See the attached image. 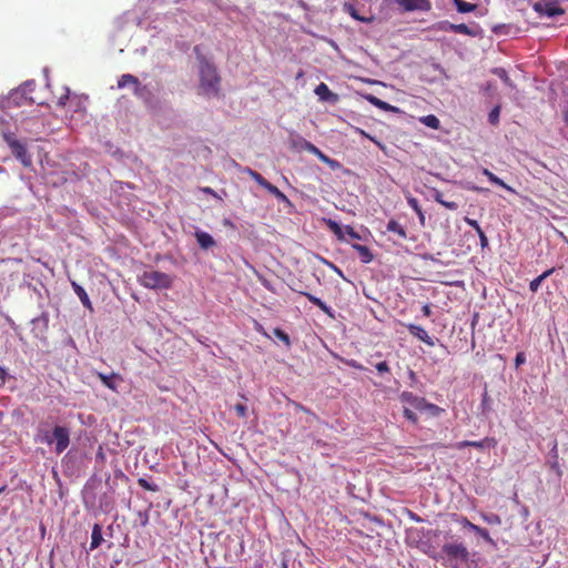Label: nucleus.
Returning <instances> with one entry per match:
<instances>
[{
    "label": "nucleus",
    "mask_w": 568,
    "mask_h": 568,
    "mask_svg": "<svg viewBox=\"0 0 568 568\" xmlns=\"http://www.w3.org/2000/svg\"><path fill=\"white\" fill-rule=\"evenodd\" d=\"M221 78L215 65L204 58L200 62V89L207 97L217 95Z\"/></svg>",
    "instance_id": "1"
},
{
    "label": "nucleus",
    "mask_w": 568,
    "mask_h": 568,
    "mask_svg": "<svg viewBox=\"0 0 568 568\" xmlns=\"http://www.w3.org/2000/svg\"><path fill=\"white\" fill-rule=\"evenodd\" d=\"M139 282L143 287L150 290H168L173 284V276L160 271H144L139 276Z\"/></svg>",
    "instance_id": "2"
},
{
    "label": "nucleus",
    "mask_w": 568,
    "mask_h": 568,
    "mask_svg": "<svg viewBox=\"0 0 568 568\" xmlns=\"http://www.w3.org/2000/svg\"><path fill=\"white\" fill-rule=\"evenodd\" d=\"M442 551L445 554L449 561V566L453 568H457V564H453L454 561L460 560L465 562L469 558V551L467 547L462 542L445 544L442 548Z\"/></svg>",
    "instance_id": "3"
},
{
    "label": "nucleus",
    "mask_w": 568,
    "mask_h": 568,
    "mask_svg": "<svg viewBox=\"0 0 568 568\" xmlns=\"http://www.w3.org/2000/svg\"><path fill=\"white\" fill-rule=\"evenodd\" d=\"M243 173L247 174L252 180H254L260 186L265 189L268 193L277 197L278 200H287L286 195L275 185L270 183L266 179H264L258 172L252 170L251 168H244L242 170Z\"/></svg>",
    "instance_id": "4"
},
{
    "label": "nucleus",
    "mask_w": 568,
    "mask_h": 568,
    "mask_svg": "<svg viewBox=\"0 0 568 568\" xmlns=\"http://www.w3.org/2000/svg\"><path fill=\"white\" fill-rule=\"evenodd\" d=\"M54 452L55 454H62L70 444V432L64 426H55L52 430Z\"/></svg>",
    "instance_id": "5"
},
{
    "label": "nucleus",
    "mask_w": 568,
    "mask_h": 568,
    "mask_svg": "<svg viewBox=\"0 0 568 568\" xmlns=\"http://www.w3.org/2000/svg\"><path fill=\"white\" fill-rule=\"evenodd\" d=\"M535 10L549 18L565 13L557 0H541L535 4Z\"/></svg>",
    "instance_id": "6"
},
{
    "label": "nucleus",
    "mask_w": 568,
    "mask_h": 568,
    "mask_svg": "<svg viewBox=\"0 0 568 568\" xmlns=\"http://www.w3.org/2000/svg\"><path fill=\"white\" fill-rule=\"evenodd\" d=\"M125 87H132L133 93L136 97H142L145 91V87L141 84L140 80L130 73L122 74L118 79V88L123 89Z\"/></svg>",
    "instance_id": "7"
},
{
    "label": "nucleus",
    "mask_w": 568,
    "mask_h": 568,
    "mask_svg": "<svg viewBox=\"0 0 568 568\" xmlns=\"http://www.w3.org/2000/svg\"><path fill=\"white\" fill-rule=\"evenodd\" d=\"M497 446V439L495 437H485L481 440H463L454 445L456 449H463L465 447H474L477 449L495 448Z\"/></svg>",
    "instance_id": "8"
},
{
    "label": "nucleus",
    "mask_w": 568,
    "mask_h": 568,
    "mask_svg": "<svg viewBox=\"0 0 568 568\" xmlns=\"http://www.w3.org/2000/svg\"><path fill=\"white\" fill-rule=\"evenodd\" d=\"M404 11H428L432 8L430 0H398Z\"/></svg>",
    "instance_id": "9"
},
{
    "label": "nucleus",
    "mask_w": 568,
    "mask_h": 568,
    "mask_svg": "<svg viewBox=\"0 0 568 568\" xmlns=\"http://www.w3.org/2000/svg\"><path fill=\"white\" fill-rule=\"evenodd\" d=\"M439 29L446 32H456L465 36L474 37L476 36V32L471 30L467 24L465 23H450L448 21L440 22Z\"/></svg>",
    "instance_id": "10"
},
{
    "label": "nucleus",
    "mask_w": 568,
    "mask_h": 568,
    "mask_svg": "<svg viewBox=\"0 0 568 568\" xmlns=\"http://www.w3.org/2000/svg\"><path fill=\"white\" fill-rule=\"evenodd\" d=\"M11 152L14 155V158L21 162V164L23 166H26V168L31 166L32 158L29 154V152L23 143L19 142L18 144H16L11 149Z\"/></svg>",
    "instance_id": "11"
},
{
    "label": "nucleus",
    "mask_w": 568,
    "mask_h": 568,
    "mask_svg": "<svg viewBox=\"0 0 568 568\" xmlns=\"http://www.w3.org/2000/svg\"><path fill=\"white\" fill-rule=\"evenodd\" d=\"M406 328L408 332L423 343H425L428 346H434L435 342L434 339L428 335V333L419 325L416 324H407Z\"/></svg>",
    "instance_id": "12"
},
{
    "label": "nucleus",
    "mask_w": 568,
    "mask_h": 568,
    "mask_svg": "<svg viewBox=\"0 0 568 568\" xmlns=\"http://www.w3.org/2000/svg\"><path fill=\"white\" fill-rule=\"evenodd\" d=\"M97 376L105 387L113 392H118V386L123 381L122 377L114 372L110 375L98 372Z\"/></svg>",
    "instance_id": "13"
},
{
    "label": "nucleus",
    "mask_w": 568,
    "mask_h": 568,
    "mask_svg": "<svg viewBox=\"0 0 568 568\" xmlns=\"http://www.w3.org/2000/svg\"><path fill=\"white\" fill-rule=\"evenodd\" d=\"M399 398L403 403L408 404L418 410H423L427 406L425 398L418 397L410 392H403Z\"/></svg>",
    "instance_id": "14"
},
{
    "label": "nucleus",
    "mask_w": 568,
    "mask_h": 568,
    "mask_svg": "<svg viewBox=\"0 0 568 568\" xmlns=\"http://www.w3.org/2000/svg\"><path fill=\"white\" fill-rule=\"evenodd\" d=\"M315 94L318 97L321 101H327L335 103L338 100V95L329 90V88L321 82L314 90Z\"/></svg>",
    "instance_id": "15"
},
{
    "label": "nucleus",
    "mask_w": 568,
    "mask_h": 568,
    "mask_svg": "<svg viewBox=\"0 0 568 568\" xmlns=\"http://www.w3.org/2000/svg\"><path fill=\"white\" fill-rule=\"evenodd\" d=\"M352 247L358 253L363 263L368 264L374 260V254L369 247L357 243L352 244Z\"/></svg>",
    "instance_id": "16"
},
{
    "label": "nucleus",
    "mask_w": 568,
    "mask_h": 568,
    "mask_svg": "<svg viewBox=\"0 0 568 568\" xmlns=\"http://www.w3.org/2000/svg\"><path fill=\"white\" fill-rule=\"evenodd\" d=\"M195 237H196L197 244L203 250H209V248H211L212 246L215 245L214 239L209 233H206V232L196 231L195 232Z\"/></svg>",
    "instance_id": "17"
},
{
    "label": "nucleus",
    "mask_w": 568,
    "mask_h": 568,
    "mask_svg": "<svg viewBox=\"0 0 568 568\" xmlns=\"http://www.w3.org/2000/svg\"><path fill=\"white\" fill-rule=\"evenodd\" d=\"M72 287L74 290V293L78 295L81 303L83 304V306L85 308L92 311L93 310L92 303H91L85 290L81 285L77 284L75 282H72Z\"/></svg>",
    "instance_id": "18"
},
{
    "label": "nucleus",
    "mask_w": 568,
    "mask_h": 568,
    "mask_svg": "<svg viewBox=\"0 0 568 568\" xmlns=\"http://www.w3.org/2000/svg\"><path fill=\"white\" fill-rule=\"evenodd\" d=\"M102 528L100 525L95 524L92 528L90 549H97L102 544Z\"/></svg>",
    "instance_id": "19"
},
{
    "label": "nucleus",
    "mask_w": 568,
    "mask_h": 568,
    "mask_svg": "<svg viewBox=\"0 0 568 568\" xmlns=\"http://www.w3.org/2000/svg\"><path fill=\"white\" fill-rule=\"evenodd\" d=\"M386 230L388 232L397 234V236L402 240H405L407 237L405 227L395 220L388 221Z\"/></svg>",
    "instance_id": "20"
},
{
    "label": "nucleus",
    "mask_w": 568,
    "mask_h": 568,
    "mask_svg": "<svg viewBox=\"0 0 568 568\" xmlns=\"http://www.w3.org/2000/svg\"><path fill=\"white\" fill-rule=\"evenodd\" d=\"M301 294L306 296L311 303H313L315 306H317L324 313L331 314V308L321 298H318L310 293H306V292H301Z\"/></svg>",
    "instance_id": "21"
},
{
    "label": "nucleus",
    "mask_w": 568,
    "mask_h": 568,
    "mask_svg": "<svg viewBox=\"0 0 568 568\" xmlns=\"http://www.w3.org/2000/svg\"><path fill=\"white\" fill-rule=\"evenodd\" d=\"M61 91L62 92L58 97V101H57V105H59V106H65L68 101L73 102L74 100L78 99L77 97L70 98V89L68 87H63L61 89Z\"/></svg>",
    "instance_id": "22"
},
{
    "label": "nucleus",
    "mask_w": 568,
    "mask_h": 568,
    "mask_svg": "<svg viewBox=\"0 0 568 568\" xmlns=\"http://www.w3.org/2000/svg\"><path fill=\"white\" fill-rule=\"evenodd\" d=\"M453 2L456 6L457 11L460 13L473 12L476 9V4L466 2L464 0H453Z\"/></svg>",
    "instance_id": "23"
},
{
    "label": "nucleus",
    "mask_w": 568,
    "mask_h": 568,
    "mask_svg": "<svg viewBox=\"0 0 568 568\" xmlns=\"http://www.w3.org/2000/svg\"><path fill=\"white\" fill-rule=\"evenodd\" d=\"M434 199L437 203L445 206L448 210L455 211L458 209V204L456 202H448L443 199V193L440 191H435Z\"/></svg>",
    "instance_id": "24"
},
{
    "label": "nucleus",
    "mask_w": 568,
    "mask_h": 568,
    "mask_svg": "<svg viewBox=\"0 0 568 568\" xmlns=\"http://www.w3.org/2000/svg\"><path fill=\"white\" fill-rule=\"evenodd\" d=\"M327 225L339 241H346V239L344 237L345 227H342L337 222L332 220L327 222Z\"/></svg>",
    "instance_id": "25"
},
{
    "label": "nucleus",
    "mask_w": 568,
    "mask_h": 568,
    "mask_svg": "<svg viewBox=\"0 0 568 568\" xmlns=\"http://www.w3.org/2000/svg\"><path fill=\"white\" fill-rule=\"evenodd\" d=\"M420 122L423 124H425L426 126L434 129V130H437L440 126V122H439L438 118L434 114H429V115H425V116L420 118Z\"/></svg>",
    "instance_id": "26"
},
{
    "label": "nucleus",
    "mask_w": 568,
    "mask_h": 568,
    "mask_svg": "<svg viewBox=\"0 0 568 568\" xmlns=\"http://www.w3.org/2000/svg\"><path fill=\"white\" fill-rule=\"evenodd\" d=\"M483 174L486 175L491 183L499 185L506 190H511L501 179H499L497 175H495L488 169H484Z\"/></svg>",
    "instance_id": "27"
},
{
    "label": "nucleus",
    "mask_w": 568,
    "mask_h": 568,
    "mask_svg": "<svg viewBox=\"0 0 568 568\" xmlns=\"http://www.w3.org/2000/svg\"><path fill=\"white\" fill-rule=\"evenodd\" d=\"M367 99L373 105L377 106L381 110L388 111L394 109L390 104L374 95H369Z\"/></svg>",
    "instance_id": "28"
},
{
    "label": "nucleus",
    "mask_w": 568,
    "mask_h": 568,
    "mask_svg": "<svg viewBox=\"0 0 568 568\" xmlns=\"http://www.w3.org/2000/svg\"><path fill=\"white\" fill-rule=\"evenodd\" d=\"M493 73L495 75H497L498 78H500L506 85L513 87V81L510 80V78L505 69L495 68V69H493Z\"/></svg>",
    "instance_id": "29"
},
{
    "label": "nucleus",
    "mask_w": 568,
    "mask_h": 568,
    "mask_svg": "<svg viewBox=\"0 0 568 568\" xmlns=\"http://www.w3.org/2000/svg\"><path fill=\"white\" fill-rule=\"evenodd\" d=\"M273 334L281 339L286 346L291 345V338L287 333H285L283 329L276 327L273 329Z\"/></svg>",
    "instance_id": "30"
},
{
    "label": "nucleus",
    "mask_w": 568,
    "mask_h": 568,
    "mask_svg": "<svg viewBox=\"0 0 568 568\" xmlns=\"http://www.w3.org/2000/svg\"><path fill=\"white\" fill-rule=\"evenodd\" d=\"M138 485H139L141 488H143V489H145V490H149V491H153V493H155V491H158V490H159L158 485L149 483L145 478H139V479H138Z\"/></svg>",
    "instance_id": "31"
},
{
    "label": "nucleus",
    "mask_w": 568,
    "mask_h": 568,
    "mask_svg": "<svg viewBox=\"0 0 568 568\" xmlns=\"http://www.w3.org/2000/svg\"><path fill=\"white\" fill-rule=\"evenodd\" d=\"M3 140L9 145L10 149H12L16 144H18L20 141L16 139L14 134L11 132H4L2 134Z\"/></svg>",
    "instance_id": "32"
},
{
    "label": "nucleus",
    "mask_w": 568,
    "mask_h": 568,
    "mask_svg": "<svg viewBox=\"0 0 568 568\" xmlns=\"http://www.w3.org/2000/svg\"><path fill=\"white\" fill-rule=\"evenodd\" d=\"M38 440L41 443H47L49 445L53 444L52 433L50 434L48 430L40 432L38 434Z\"/></svg>",
    "instance_id": "33"
},
{
    "label": "nucleus",
    "mask_w": 568,
    "mask_h": 568,
    "mask_svg": "<svg viewBox=\"0 0 568 568\" xmlns=\"http://www.w3.org/2000/svg\"><path fill=\"white\" fill-rule=\"evenodd\" d=\"M499 113H500V106H499V105L495 106V108L489 112L488 119H489V122H490L491 124H497V123H498V120H499Z\"/></svg>",
    "instance_id": "34"
},
{
    "label": "nucleus",
    "mask_w": 568,
    "mask_h": 568,
    "mask_svg": "<svg viewBox=\"0 0 568 568\" xmlns=\"http://www.w3.org/2000/svg\"><path fill=\"white\" fill-rule=\"evenodd\" d=\"M545 280L539 275L537 276L536 278H534L530 283H529V290L532 292V293H536L538 292V290L540 288V285L541 283L544 282Z\"/></svg>",
    "instance_id": "35"
},
{
    "label": "nucleus",
    "mask_w": 568,
    "mask_h": 568,
    "mask_svg": "<svg viewBox=\"0 0 568 568\" xmlns=\"http://www.w3.org/2000/svg\"><path fill=\"white\" fill-rule=\"evenodd\" d=\"M407 203L417 213V215H422V207H420L417 199L408 197Z\"/></svg>",
    "instance_id": "36"
},
{
    "label": "nucleus",
    "mask_w": 568,
    "mask_h": 568,
    "mask_svg": "<svg viewBox=\"0 0 568 568\" xmlns=\"http://www.w3.org/2000/svg\"><path fill=\"white\" fill-rule=\"evenodd\" d=\"M481 409H483V413H488L491 409L490 408V404H489V396H488L487 390H485L484 394H483Z\"/></svg>",
    "instance_id": "37"
},
{
    "label": "nucleus",
    "mask_w": 568,
    "mask_h": 568,
    "mask_svg": "<svg viewBox=\"0 0 568 568\" xmlns=\"http://www.w3.org/2000/svg\"><path fill=\"white\" fill-rule=\"evenodd\" d=\"M354 131L356 133H358L359 135L366 138V139H369L371 141H373L376 145H378L379 148H383L382 143L379 141H377L375 138H373L372 135H369L368 133H366L363 129H359V128H354Z\"/></svg>",
    "instance_id": "38"
},
{
    "label": "nucleus",
    "mask_w": 568,
    "mask_h": 568,
    "mask_svg": "<svg viewBox=\"0 0 568 568\" xmlns=\"http://www.w3.org/2000/svg\"><path fill=\"white\" fill-rule=\"evenodd\" d=\"M403 414H404L405 418L408 419L409 422H412L414 424L417 423V420H418L417 415L408 407L404 408Z\"/></svg>",
    "instance_id": "39"
},
{
    "label": "nucleus",
    "mask_w": 568,
    "mask_h": 568,
    "mask_svg": "<svg viewBox=\"0 0 568 568\" xmlns=\"http://www.w3.org/2000/svg\"><path fill=\"white\" fill-rule=\"evenodd\" d=\"M348 235L352 240H361L362 236L349 225L345 226V233L344 236Z\"/></svg>",
    "instance_id": "40"
},
{
    "label": "nucleus",
    "mask_w": 568,
    "mask_h": 568,
    "mask_svg": "<svg viewBox=\"0 0 568 568\" xmlns=\"http://www.w3.org/2000/svg\"><path fill=\"white\" fill-rule=\"evenodd\" d=\"M234 410L236 412L237 416L241 418L246 417L247 407L244 404H236L234 405Z\"/></svg>",
    "instance_id": "41"
},
{
    "label": "nucleus",
    "mask_w": 568,
    "mask_h": 568,
    "mask_svg": "<svg viewBox=\"0 0 568 568\" xmlns=\"http://www.w3.org/2000/svg\"><path fill=\"white\" fill-rule=\"evenodd\" d=\"M344 9H345V11H346V12H348V13H349V14H351L355 20L364 21V19L357 14V11H356V9H355L353 6H351V4H345V6H344Z\"/></svg>",
    "instance_id": "42"
},
{
    "label": "nucleus",
    "mask_w": 568,
    "mask_h": 568,
    "mask_svg": "<svg viewBox=\"0 0 568 568\" xmlns=\"http://www.w3.org/2000/svg\"><path fill=\"white\" fill-rule=\"evenodd\" d=\"M304 149L314 155L320 153V149L308 141H304Z\"/></svg>",
    "instance_id": "43"
},
{
    "label": "nucleus",
    "mask_w": 568,
    "mask_h": 568,
    "mask_svg": "<svg viewBox=\"0 0 568 568\" xmlns=\"http://www.w3.org/2000/svg\"><path fill=\"white\" fill-rule=\"evenodd\" d=\"M376 369L379 374H384V373H388L389 372V366L387 364V362H379L376 364Z\"/></svg>",
    "instance_id": "44"
},
{
    "label": "nucleus",
    "mask_w": 568,
    "mask_h": 568,
    "mask_svg": "<svg viewBox=\"0 0 568 568\" xmlns=\"http://www.w3.org/2000/svg\"><path fill=\"white\" fill-rule=\"evenodd\" d=\"M526 362V355L524 352L517 353L515 357V366L518 368L520 365H523Z\"/></svg>",
    "instance_id": "45"
},
{
    "label": "nucleus",
    "mask_w": 568,
    "mask_h": 568,
    "mask_svg": "<svg viewBox=\"0 0 568 568\" xmlns=\"http://www.w3.org/2000/svg\"><path fill=\"white\" fill-rule=\"evenodd\" d=\"M470 529H471L473 531H475L476 534H478V535L483 536V537H488V532H487V530H486V529H484V528H480L479 526H477V525H475V524H474V525H470Z\"/></svg>",
    "instance_id": "46"
},
{
    "label": "nucleus",
    "mask_w": 568,
    "mask_h": 568,
    "mask_svg": "<svg viewBox=\"0 0 568 568\" xmlns=\"http://www.w3.org/2000/svg\"><path fill=\"white\" fill-rule=\"evenodd\" d=\"M422 312H423V315L426 316V317H429L432 315V308L428 304H425L423 307H422Z\"/></svg>",
    "instance_id": "47"
},
{
    "label": "nucleus",
    "mask_w": 568,
    "mask_h": 568,
    "mask_svg": "<svg viewBox=\"0 0 568 568\" xmlns=\"http://www.w3.org/2000/svg\"><path fill=\"white\" fill-rule=\"evenodd\" d=\"M316 156L324 163H331V159L325 155L321 150L320 153L316 154Z\"/></svg>",
    "instance_id": "48"
},
{
    "label": "nucleus",
    "mask_w": 568,
    "mask_h": 568,
    "mask_svg": "<svg viewBox=\"0 0 568 568\" xmlns=\"http://www.w3.org/2000/svg\"><path fill=\"white\" fill-rule=\"evenodd\" d=\"M554 272H555V268H554V267H551V268L546 270L544 273H541V274H540V276H541L544 280H546V278H548V277H549Z\"/></svg>",
    "instance_id": "49"
},
{
    "label": "nucleus",
    "mask_w": 568,
    "mask_h": 568,
    "mask_svg": "<svg viewBox=\"0 0 568 568\" xmlns=\"http://www.w3.org/2000/svg\"><path fill=\"white\" fill-rule=\"evenodd\" d=\"M293 405H294V407H295L296 409H298V410H301V412L310 413V409H308V408H306L305 406H303V405H302V404H300V403H295V402H294V403H293Z\"/></svg>",
    "instance_id": "50"
},
{
    "label": "nucleus",
    "mask_w": 568,
    "mask_h": 568,
    "mask_svg": "<svg viewBox=\"0 0 568 568\" xmlns=\"http://www.w3.org/2000/svg\"><path fill=\"white\" fill-rule=\"evenodd\" d=\"M479 240H480V246H481L483 248H485L486 246H488V239H487L486 234L481 235V236L479 237Z\"/></svg>",
    "instance_id": "51"
},
{
    "label": "nucleus",
    "mask_w": 568,
    "mask_h": 568,
    "mask_svg": "<svg viewBox=\"0 0 568 568\" xmlns=\"http://www.w3.org/2000/svg\"><path fill=\"white\" fill-rule=\"evenodd\" d=\"M347 364H348L351 367H353V368H356V369H363V366H362V365H359V364H358L356 361H354V359H353V361L347 362Z\"/></svg>",
    "instance_id": "52"
},
{
    "label": "nucleus",
    "mask_w": 568,
    "mask_h": 568,
    "mask_svg": "<svg viewBox=\"0 0 568 568\" xmlns=\"http://www.w3.org/2000/svg\"><path fill=\"white\" fill-rule=\"evenodd\" d=\"M255 329H256L258 333L263 334L264 336L268 337L267 333L265 332V329L263 328V326H262L261 324L256 323V325H255Z\"/></svg>",
    "instance_id": "53"
},
{
    "label": "nucleus",
    "mask_w": 568,
    "mask_h": 568,
    "mask_svg": "<svg viewBox=\"0 0 568 568\" xmlns=\"http://www.w3.org/2000/svg\"><path fill=\"white\" fill-rule=\"evenodd\" d=\"M6 376H7L6 369L0 366V382H1V384L4 383Z\"/></svg>",
    "instance_id": "54"
},
{
    "label": "nucleus",
    "mask_w": 568,
    "mask_h": 568,
    "mask_svg": "<svg viewBox=\"0 0 568 568\" xmlns=\"http://www.w3.org/2000/svg\"><path fill=\"white\" fill-rule=\"evenodd\" d=\"M466 222L474 229L479 225L478 222L475 220L466 219Z\"/></svg>",
    "instance_id": "55"
},
{
    "label": "nucleus",
    "mask_w": 568,
    "mask_h": 568,
    "mask_svg": "<svg viewBox=\"0 0 568 568\" xmlns=\"http://www.w3.org/2000/svg\"><path fill=\"white\" fill-rule=\"evenodd\" d=\"M203 192H204V193H207V194H211V195H214V196L216 195V194H215V192H214V190H213V189H211V187H204V189H203Z\"/></svg>",
    "instance_id": "56"
},
{
    "label": "nucleus",
    "mask_w": 568,
    "mask_h": 568,
    "mask_svg": "<svg viewBox=\"0 0 568 568\" xmlns=\"http://www.w3.org/2000/svg\"><path fill=\"white\" fill-rule=\"evenodd\" d=\"M475 230H476V233L478 234L479 237L485 234V232L483 231L480 225L476 226Z\"/></svg>",
    "instance_id": "57"
},
{
    "label": "nucleus",
    "mask_w": 568,
    "mask_h": 568,
    "mask_svg": "<svg viewBox=\"0 0 568 568\" xmlns=\"http://www.w3.org/2000/svg\"><path fill=\"white\" fill-rule=\"evenodd\" d=\"M475 230H476V233L478 234L479 237L485 234V232L483 231L480 225L476 226Z\"/></svg>",
    "instance_id": "58"
},
{
    "label": "nucleus",
    "mask_w": 568,
    "mask_h": 568,
    "mask_svg": "<svg viewBox=\"0 0 568 568\" xmlns=\"http://www.w3.org/2000/svg\"><path fill=\"white\" fill-rule=\"evenodd\" d=\"M463 524L465 527L469 528L470 529V525H474L473 523H470L468 519L464 518L463 520Z\"/></svg>",
    "instance_id": "59"
},
{
    "label": "nucleus",
    "mask_w": 568,
    "mask_h": 568,
    "mask_svg": "<svg viewBox=\"0 0 568 568\" xmlns=\"http://www.w3.org/2000/svg\"><path fill=\"white\" fill-rule=\"evenodd\" d=\"M281 568H288V564H287V560H283L282 564H281Z\"/></svg>",
    "instance_id": "60"
},
{
    "label": "nucleus",
    "mask_w": 568,
    "mask_h": 568,
    "mask_svg": "<svg viewBox=\"0 0 568 568\" xmlns=\"http://www.w3.org/2000/svg\"><path fill=\"white\" fill-rule=\"evenodd\" d=\"M419 220H420V223L424 224V221H425V215H424V212L422 211V215H418Z\"/></svg>",
    "instance_id": "61"
},
{
    "label": "nucleus",
    "mask_w": 568,
    "mask_h": 568,
    "mask_svg": "<svg viewBox=\"0 0 568 568\" xmlns=\"http://www.w3.org/2000/svg\"><path fill=\"white\" fill-rule=\"evenodd\" d=\"M564 119H565V122L568 124V110L565 111Z\"/></svg>",
    "instance_id": "62"
},
{
    "label": "nucleus",
    "mask_w": 568,
    "mask_h": 568,
    "mask_svg": "<svg viewBox=\"0 0 568 568\" xmlns=\"http://www.w3.org/2000/svg\"><path fill=\"white\" fill-rule=\"evenodd\" d=\"M6 488H7L6 486L0 487V495L6 490Z\"/></svg>",
    "instance_id": "63"
},
{
    "label": "nucleus",
    "mask_w": 568,
    "mask_h": 568,
    "mask_svg": "<svg viewBox=\"0 0 568 568\" xmlns=\"http://www.w3.org/2000/svg\"><path fill=\"white\" fill-rule=\"evenodd\" d=\"M409 376H410L412 378H414V377H415V373H414L413 371H410V372H409Z\"/></svg>",
    "instance_id": "64"
}]
</instances>
